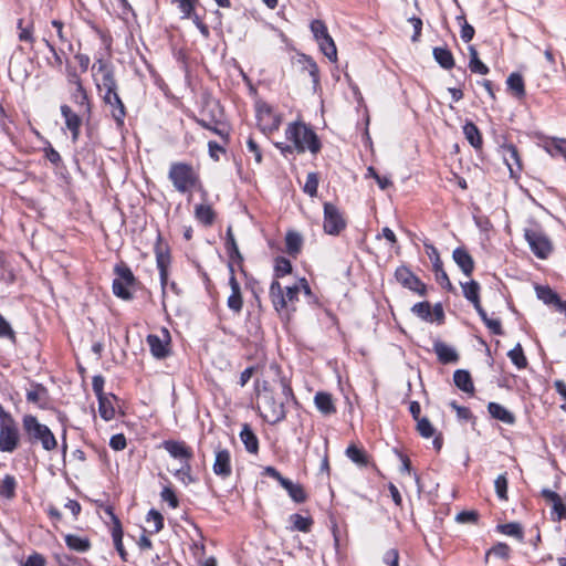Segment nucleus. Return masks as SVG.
Returning <instances> with one entry per match:
<instances>
[{
    "instance_id": "nucleus-14",
    "label": "nucleus",
    "mask_w": 566,
    "mask_h": 566,
    "mask_svg": "<svg viewBox=\"0 0 566 566\" xmlns=\"http://www.w3.org/2000/svg\"><path fill=\"white\" fill-rule=\"evenodd\" d=\"M163 336L150 334L147 336V344L154 357L163 359L169 354L170 336L167 329L161 331Z\"/></svg>"
},
{
    "instance_id": "nucleus-53",
    "label": "nucleus",
    "mask_w": 566,
    "mask_h": 566,
    "mask_svg": "<svg viewBox=\"0 0 566 566\" xmlns=\"http://www.w3.org/2000/svg\"><path fill=\"white\" fill-rule=\"evenodd\" d=\"M511 548L505 543H497L493 547H491L486 553V558L490 555H494L497 558L507 559L510 557Z\"/></svg>"
},
{
    "instance_id": "nucleus-6",
    "label": "nucleus",
    "mask_w": 566,
    "mask_h": 566,
    "mask_svg": "<svg viewBox=\"0 0 566 566\" xmlns=\"http://www.w3.org/2000/svg\"><path fill=\"white\" fill-rule=\"evenodd\" d=\"M115 273L117 277L113 281L114 294L123 300H130L133 296L130 286L135 282L132 270L127 265L122 264L115 268Z\"/></svg>"
},
{
    "instance_id": "nucleus-3",
    "label": "nucleus",
    "mask_w": 566,
    "mask_h": 566,
    "mask_svg": "<svg viewBox=\"0 0 566 566\" xmlns=\"http://www.w3.org/2000/svg\"><path fill=\"white\" fill-rule=\"evenodd\" d=\"M22 427L30 443H40L43 450L53 451L57 447V440L51 429L41 423L33 415H24Z\"/></svg>"
},
{
    "instance_id": "nucleus-5",
    "label": "nucleus",
    "mask_w": 566,
    "mask_h": 566,
    "mask_svg": "<svg viewBox=\"0 0 566 566\" xmlns=\"http://www.w3.org/2000/svg\"><path fill=\"white\" fill-rule=\"evenodd\" d=\"M347 226L346 219L338 207L331 202L324 203L323 230L328 235H338Z\"/></svg>"
},
{
    "instance_id": "nucleus-24",
    "label": "nucleus",
    "mask_w": 566,
    "mask_h": 566,
    "mask_svg": "<svg viewBox=\"0 0 566 566\" xmlns=\"http://www.w3.org/2000/svg\"><path fill=\"white\" fill-rule=\"evenodd\" d=\"M488 411L494 419H497L506 424H513L515 422V416L504 406L497 402H489Z\"/></svg>"
},
{
    "instance_id": "nucleus-7",
    "label": "nucleus",
    "mask_w": 566,
    "mask_h": 566,
    "mask_svg": "<svg viewBox=\"0 0 566 566\" xmlns=\"http://www.w3.org/2000/svg\"><path fill=\"white\" fill-rule=\"evenodd\" d=\"M300 286H289L284 294L281 284L277 281H273L270 285V297L274 305V308L280 312L287 307L289 304H293L298 300Z\"/></svg>"
},
{
    "instance_id": "nucleus-50",
    "label": "nucleus",
    "mask_w": 566,
    "mask_h": 566,
    "mask_svg": "<svg viewBox=\"0 0 566 566\" xmlns=\"http://www.w3.org/2000/svg\"><path fill=\"white\" fill-rule=\"evenodd\" d=\"M72 99L75 104L85 107L87 113L91 112L88 96L83 86L74 88V92L72 93Z\"/></svg>"
},
{
    "instance_id": "nucleus-4",
    "label": "nucleus",
    "mask_w": 566,
    "mask_h": 566,
    "mask_svg": "<svg viewBox=\"0 0 566 566\" xmlns=\"http://www.w3.org/2000/svg\"><path fill=\"white\" fill-rule=\"evenodd\" d=\"M524 237L532 252L538 259H546L552 253L553 243L542 229L537 227L527 228L524 231Z\"/></svg>"
},
{
    "instance_id": "nucleus-44",
    "label": "nucleus",
    "mask_w": 566,
    "mask_h": 566,
    "mask_svg": "<svg viewBox=\"0 0 566 566\" xmlns=\"http://www.w3.org/2000/svg\"><path fill=\"white\" fill-rule=\"evenodd\" d=\"M537 296L539 300H542L545 304L548 305H555L557 306L560 297L557 293H555L552 289L548 286H539L537 287Z\"/></svg>"
},
{
    "instance_id": "nucleus-18",
    "label": "nucleus",
    "mask_w": 566,
    "mask_h": 566,
    "mask_svg": "<svg viewBox=\"0 0 566 566\" xmlns=\"http://www.w3.org/2000/svg\"><path fill=\"white\" fill-rule=\"evenodd\" d=\"M452 258L464 275L471 276L474 270V261L464 248H457L452 253Z\"/></svg>"
},
{
    "instance_id": "nucleus-45",
    "label": "nucleus",
    "mask_w": 566,
    "mask_h": 566,
    "mask_svg": "<svg viewBox=\"0 0 566 566\" xmlns=\"http://www.w3.org/2000/svg\"><path fill=\"white\" fill-rule=\"evenodd\" d=\"M497 530L500 533L517 538L518 541L523 539V530L518 523H506L497 525Z\"/></svg>"
},
{
    "instance_id": "nucleus-26",
    "label": "nucleus",
    "mask_w": 566,
    "mask_h": 566,
    "mask_svg": "<svg viewBox=\"0 0 566 566\" xmlns=\"http://www.w3.org/2000/svg\"><path fill=\"white\" fill-rule=\"evenodd\" d=\"M454 385L462 391L468 394L474 392V386L471 378V375L468 370L458 369L453 374Z\"/></svg>"
},
{
    "instance_id": "nucleus-13",
    "label": "nucleus",
    "mask_w": 566,
    "mask_h": 566,
    "mask_svg": "<svg viewBox=\"0 0 566 566\" xmlns=\"http://www.w3.org/2000/svg\"><path fill=\"white\" fill-rule=\"evenodd\" d=\"M500 153L510 170V176L516 179L522 170V164L517 148L513 144H503L500 147Z\"/></svg>"
},
{
    "instance_id": "nucleus-2",
    "label": "nucleus",
    "mask_w": 566,
    "mask_h": 566,
    "mask_svg": "<svg viewBox=\"0 0 566 566\" xmlns=\"http://www.w3.org/2000/svg\"><path fill=\"white\" fill-rule=\"evenodd\" d=\"M168 179L175 190L182 195H191L195 191H201L203 188L199 170L188 163H171L168 170Z\"/></svg>"
},
{
    "instance_id": "nucleus-12",
    "label": "nucleus",
    "mask_w": 566,
    "mask_h": 566,
    "mask_svg": "<svg viewBox=\"0 0 566 566\" xmlns=\"http://www.w3.org/2000/svg\"><path fill=\"white\" fill-rule=\"evenodd\" d=\"M426 252L429 259L432 261V268L436 274L437 282L444 289L451 290L452 284L449 280L447 272L443 270V264L440 259L438 250L429 243H424Z\"/></svg>"
},
{
    "instance_id": "nucleus-8",
    "label": "nucleus",
    "mask_w": 566,
    "mask_h": 566,
    "mask_svg": "<svg viewBox=\"0 0 566 566\" xmlns=\"http://www.w3.org/2000/svg\"><path fill=\"white\" fill-rule=\"evenodd\" d=\"M260 409L262 410L261 416L263 419L271 424L279 423L286 417L284 402L276 400L272 394L264 395Z\"/></svg>"
},
{
    "instance_id": "nucleus-62",
    "label": "nucleus",
    "mask_w": 566,
    "mask_h": 566,
    "mask_svg": "<svg viewBox=\"0 0 566 566\" xmlns=\"http://www.w3.org/2000/svg\"><path fill=\"white\" fill-rule=\"evenodd\" d=\"M147 522H153L154 523V532L155 533L161 531L163 527H164V517L156 510H150L148 512V514H147Z\"/></svg>"
},
{
    "instance_id": "nucleus-16",
    "label": "nucleus",
    "mask_w": 566,
    "mask_h": 566,
    "mask_svg": "<svg viewBox=\"0 0 566 566\" xmlns=\"http://www.w3.org/2000/svg\"><path fill=\"white\" fill-rule=\"evenodd\" d=\"M103 101L109 107L112 117L116 120V123L118 125H123L124 118L126 116V109L123 101L118 95V92L116 91L114 93H104Z\"/></svg>"
},
{
    "instance_id": "nucleus-19",
    "label": "nucleus",
    "mask_w": 566,
    "mask_h": 566,
    "mask_svg": "<svg viewBox=\"0 0 566 566\" xmlns=\"http://www.w3.org/2000/svg\"><path fill=\"white\" fill-rule=\"evenodd\" d=\"M167 452L175 459H184L189 461L192 458L191 449L182 441L168 440L164 442Z\"/></svg>"
},
{
    "instance_id": "nucleus-21",
    "label": "nucleus",
    "mask_w": 566,
    "mask_h": 566,
    "mask_svg": "<svg viewBox=\"0 0 566 566\" xmlns=\"http://www.w3.org/2000/svg\"><path fill=\"white\" fill-rule=\"evenodd\" d=\"M108 513L112 516L113 520V526H112V537L115 545L116 551L118 552L120 558L123 560H126V551L123 545V530L119 520L112 513L111 510H108Z\"/></svg>"
},
{
    "instance_id": "nucleus-49",
    "label": "nucleus",
    "mask_w": 566,
    "mask_h": 566,
    "mask_svg": "<svg viewBox=\"0 0 566 566\" xmlns=\"http://www.w3.org/2000/svg\"><path fill=\"white\" fill-rule=\"evenodd\" d=\"M552 504V520L555 522H559L563 518H566V505L564 504L560 496L555 499Z\"/></svg>"
},
{
    "instance_id": "nucleus-56",
    "label": "nucleus",
    "mask_w": 566,
    "mask_h": 566,
    "mask_svg": "<svg viewBox=\"0 0 566 566\" xmlns=\"http://www.w3.org/2000/svg\"><path fill=\"white\" fill-rule=\"evenodd\" d=\"M495 492L501 500L507 499V478L506 474H500L494 481Z\"/></svg>"
},
{
    "instance_id": "nucleus-41",
    "label": "nucleus",
    "mask_w": 566,
    "mask_h": 566,
    "mask_svg": "<svg viewBox=\"0 0 566 566\" xmlns=\"http://www.w3.org/2000/svg\"><path fill=\"white\" fill-rule=\"evenodd\" d=\"M546 150L551 155H560L566 160V139L559 138V137H553L549 142L546 144Z\"/></svg>"
},
{
    "instance_id": "nucleus-55",
    "label": "nucleus",
    "mask_w": 566,
    "mask_h": 566,
    "mask_svg": "<svg viewBox=\"0 0 566 566\" xmlns=\"http://www.w3.org/2000/svg\"><path fill=\"white\" fill-rule=\"evenodd\" d=\"M274 271H275L276 277H281V276H284V275L291 273L292 264H291L290 260H287L285 258H277L275 260Z\"/></svg>"
},
{
    "instance_id": "nucleus-40",
    "label": "nucleus",
    "mask_w": 566,
    "mask_h": 566,
    "mask_svg": "<svg viewBox=\"0 0 566 566\" xmlns=\"http://www.w3.org/2000/svg\"><path fill=\"white\" fill-rule=\"evenodd\" d=\"M346 455L356 464L365 467L368 463V458L363 449L357 448L355 444H350L346 449Z\"/></svg>"
},
{
    "instance_id": "nucleus-27",
    "label": "nucleus",
    "mask_w": 566,
    "mask_h": 566,
    "mask_svg": "<svg viewBox=\"0 0 566 566\" xmlns=\"http://www.w3.org/2000/svg\"><path fill=\"white\" fill-rule=\"evenodd\" d=\"M240 439L243 442L245 449L250 453H256L259 450V440L249 424H243L240 432Z\"/></svg>"
},
{
    "instance_id": "nucleus-20",
    "label": "nucleus",
    "mask_w": 566,
    "mask_h": 566,
    "mask_svg": "<svg viewBox=\"0 0 566 566\" xmlns=\"http://www.w3.org/2000/svg\"><path fill=\"white\" fill-rule=\"evenodd\" d=\"M156 262L159 270V277L163 289H165L168 282V266L170 264V255L167 251H164L161 247L156 248Z\"/></svg>"
},
{
    "instance_id": "nucleus-31",
    "label": "nucleus",
    "mask_w": 566,
    "mask_h": 566,
    "mask_svg": "<svg viewBox=\"0 0 566 566\" xmlns=\"http://www.w3.org/2000/svg\"><path fill=\"white\" fill-rule=\"evenodd\" d=\"M433 56L434 60L439 63V65L446 70H450L454 66L453 55L446 48H434Z\"/></svg>"
},
{
    "instance_id": "nucleus-30",
    "label": "nucleus",
    "mask_w": 566,
    "mask_h": 566,
    "mask_svg": "<svg viewBox=\"0 0 566 566\" xmlns=\"http://www.w3.org/2000/svg\"><path fill=\"white\" fill-rule=\"evenodd\" d=\"M321 51L323 54L331 61L336 62L337 60V50L334 40L329 35V33L322 39L317 40Z\"/></svg>"
},
{
    "instance_id": "nucleus-28",
    "label": "nucleus",
    "mask_w": 566,
    "mask_h": 566,
    "mask_svg": "<svg viewBox=\"0 0 566 566\" xmlns=\"http://www.w3.org/2000/svg\"><path fill=\"white\" fill-rule=\"evenodd\" d=\"M66 546L75 552L84 553L91 548V542L87 537H82L75 534L65 535Z\"/></svg>"
},
{
    "instance_id": "nucleus-51",
    "label": "nucleus",
    "mask_w": 566,
    "mask_h": 566,
    "mask_svg": "<svg viewBox=\"0 0 566 566\" xmlns=\"http://www.w3.org/2000/svg\"><path fill=\"white\" fill-rule=\"evenodd\" d=\"M46 397V389L42 385H35L27 392V400L32 403H40Z\"/></svg>"
},
{
    "instance_id": "nucleus-47",
    "label": "nucleus",
    "mask_w": 566,
    "mask_h": 566,
    "mask_svg": "<svg viewBox=\"0 0 566 566\" xmlns=\"http://www.w3.org/2000/svg\"><path fill=\"white\" fill-rule=\"evenodd\" d=\"M412 313L424 321H433L431 305L429 302L416 303L412 308Z\"/></svg>"
},
{
    "instance_id": "nucleus-52",
    "label": "nucleus",
    "mask_w": 566,
    "mask_h": 566,
    "mask_svg": "<svg viewBox=\"0 0 566 566\" xmlns=\"http://www.w3.org/2000/svg\"><path fill=\"white\" fill-rule=\"evenodd\" d=\"M417 421V430L423 438H431L434 434L436 429L431 424L428 418H419Z\"/></svg>"
},
{
    "instance_id": "nucleus-36",
    "label": "nucleus",
    "mask_w": 566,
    "mask_h": 566,
    "mask_svg": "<svg viewBox=\"0 0 566 566\" xmlns=\"http://www.w3.org/2000/svg\"><path fill=\"white\" fill-rule=\"evenodd\" d=\"M470 53V62L469 67L472 73H478L481 75H486L489 73V67L479 59L478 51L474 46H469Z\"/></svg>"
},
{
    "instance_id": "nucleus-60",
    "label": "nucleus",
    "mask_w": 566,
    "mask_h": 566,
    "mask_svg": "<svg viewBox=\"0 0 566 566\" xmlns=\"http://www.w3.org/2000/svg\"><path fill=\"white\" fill-rule=\"evenodd\" d=\"M191 465L189 461H185V463L181 465L180 469H178L175 473V475L181 480L184 483H190L193 481L191 476Z\"/></svg>"
},
{
    "instance_id": "nucleus-34",
    "label": "nucleus",
    "mask_w": 566,
    "mask_h": 566,
    "mask_svg": "<svg viewBox=\"0 0 566 566\" xmlns=\"http://www.w3.org/2000/svg\"><path fill=\"white\" fill-rule=\"evenodd\" d=\"M289 520L292 523V531L308 533L313 525V520L310 516H303L296 513L290 515Z\"/></svg>"
},
{
    "instance_id": "nucleus-57",
    "label": "nucleus",
    "mask_w": 566,
    "mask_h": 566,
    "mask_svg": "<svg viewBox=\"0 0 566 566\" xmlns=\"http://www.w3.org/2000/svg\"><path fill=\"white\" fill-rule=\"evenodd\" d=\"M318 188V178L314 172H310L306 177V181L304 185V192L310 195L311 197L316 196Z\"/></svg>"
},
{
    "instance_id": "nucleus-43",
    "label": "nucleus",
    "mask_w": 566,
    "mask_h": 566,
    "mask_svg": "<svg viewBox=\"0 0 566 566\" xmlns=\"http://www.w3.org/2000/svg\"><path fill=\"white\" fill-rule=\"evenodd\" d=\"M17 481L13 475L7 474L2 484L0 485V495L7 499H12L15 494Z\"/></svg>"
},
{
    "instance_id": "nucleus-1",
    "label": "nucleus",
    "mask_w": 566,
    "mask_h": 566,
    "mask_svg": "<svg viewBox=\"0 0 566 566\" xmlns=\"http://www.w3.org/2000/svg\"><path fill=\"white\" fill-rule=\"evenodd\" d=\"M285 137L291 144L275 143V147L284 155L293 151L301 154L306 150L316 154L321 149L317 135L303 123H290L285 129Z\"/></svg>"
},
{
    "instance_id": "nucleus-37",
    "label": "nucleus",
    "mask_w": 566,
    "mask_h": 566,
    "mask_svg": "<svg viewBox=\"0 0 566 566\" xmlns=\"http://www.w3.org/2000/svg\"><path fill=\"white\" fill-rule=\"evenodd\" d=\"M462 292L464 297L473 305L480 303V285L475 281L462 283Z\"/></svg>"
},
{
    "instance_id": "nucleus-10",
    "label": "nucleus",
    "mask_w": 566,
    "mask_h": 566,
    "mask_svg": "<svg viewBox=\"0 0 566 566\" xmlns=\"http://www.w3.org/2000/svg\"><path fill=\"white\" fill-rule=\"evenodd\" d=\"M256 120L263 133L277 130L281 124L280 116L275 114L272 107L266 103L256 104Z\"/></svg>"
},
{
    "instance_id": "nucleus-35",
    "label": "nucleus",
    "mask_w": 566,
    "mask_h": 566,
    "mask_svg": "<svg viewBox=\"0 0 566 566\" xmlns=\"http://www.w3.org/2000/svg\"><path fill=\"white\" fill-rule=\"evenodd\" d=\"M303 243L302 235L296 231H289L285 237V245L289 254L295 255L300 252Z\"/></svg>"
},
{
    "instance_id": "nucleus-64",
    "label": "nucleus",
    "mask_w": 566,
    "mask_h": 566,
    "mask_svg": "<svg viewBox=\"0 0 566 566\" xmlns=\"http://www.w3.org/2000/svg\"><path fill=\"white\" fill-rule=\"evenodd\" d=\"M126 438L122 433H117L111 437L109 447L115 451H122L126 448Z\"/></svg>"
},
{
    "instance_id": "nucleus-17",
    "label": "nucleus",
    "mask_w": 566,
    "mask_h": 566,
    "mask_svg": "<svg viewBox=\"0 0 566 566\" xmlns=\"http://www.w3.org/2000/svg\"><path fill=\"white\" fill-rule=\"evenodd\" d=\"M61 114L65 119V126L72 134V140L75 143L80 137V128L82 124L81 117L75 114L69 105L61 106Z\"/></svg>"
},
{
    "instance_id": "nucleus-59",
    "label": "nucleus",
    "mask_w": 566,
    "mask_h": 566,
    "mask_svg": "<svg viewBox=\"0 0 566 566\" xmlns=\"http://www.w3.org/2000/svg\"><path fill=\"white\" fill-rule=\"evenodd\" d=\"M310 27L316 41L328 34L326 24L322 20H313Z\"/></svg>"
},
{
    "instance_id": "nucleus-29",
    "label": "nucleus",
    "mask_w": 566,
    "mask_h": 566,
    "mask_svg": "<svg viewBox=\"0 0 566 566\" xmlns=\"http://www.w3.org/2000/svg\"><path fill=\"white\" fill-rule=\"evenodd\" d=\"M115 397L112 395L111 397L104 396L98 399V412L99 416L105 420L109 421L115 417V408L113 406V399Z\"/></svg>"
},
{
    "instance_id": "nucleus-25",
    "label": "nucleus",
    "mask_w": 566,
    "mask_h": 566,
    "mask_svg": "<svg viewBox=\"0 0 566 566\" xmlns=\"http://www.w3.org/2000/svg\"><path fill=\"white\" fill-rule=\"evenodd\" d=\"M314 402L316 408L323 415H332L336 412V408L332 398V395L328 392L319 391L314 397Z\"/></svg>"
},
{
    "instance_id": "nucleus-61",
    "label": "nucleus",
    "mask_w": 566,
    "mask_h": 566,
    "mask_svg": "<svg viewBox=\"0 0 566 566\" xmlns=\"http://www.w3.org/2000/svg\"><path fill=\"white\" fill-rule=\"evenodd\" d=\"M161 500L168 502L169 506L172 509L178 507L179 501L174 492V490L169 486H165L160 493Z\"/></svg>"
},
{
    "instance_id": "nucleus-23",
    "label": "nucleus",
    "mask_w": 566,
    "mask_h": 566,
    "mask_svg": "<svg viewBox=\"0 0 566 566\" xmlns=\"http://www.w3.org/2000/svg\"><path fill=\"white\" fill-rule=\"evenodd\" d=\"M433 349L439 361L442 364L457 363L459 359L455 349L442 342L436 343Z\"/></svg>"
},
{
    "instance_id": "nucleus-32",
    "label": "nucleus",
    "mask_w": 566,
    "mask_h": 566,
    "mask_svg": "<svg viewBox=\"0 0 566 566\" xmlns=\"http://www.w3.org/2000/svg\"><path fill=\"white\" fill-rule=\"evenodd\" d=\"M506 84L510 91L518 97L522 98L525 96V86H524V80L521 74L518 73H512L507 80Z\"/></svg>"
},
{
    "instance_id": "nucleus-39",
    "label": "nucleus",
    "mask_w": 566,
    "mask_h": 566,
    "mask_svg": "<svg viewBox=\"0 0 566 566\" xmlns=\"http://www.w3.org/2000/svg\"><path fill=\"white\" fill-rule=\"evenodd\" d=\"M195 216L205 226H210L214 221V212L208 205H198L195 209Z\"/></svg>"
},
{
    "instance_id": "nucleus-42",
    "label": "nucleus",
    "mask_w": 566,
    "mask_h": 566,
    "mask_svg": "<svg viewBox=\"0 0 566 566\" xmlns=\"http://www.w3.org/2000/svg\"><path fill=\"white\" fill-rule=\"evenodd\" d=\"M507 356L518 369H523L527 366V359L520 343L507 353Z\"/></svg>"
},
{
    "instance_id": "nucleus-11",
    "label": "nucleus",
    "mask_w": 566,
    "mask_h": 566,
    "mask_svg": "<svg viewBox=\"0 0 566 566\" xmlns=\"http://www.w3.org/2000/svg\"><path fill=\"white\" fill-rule=\"evenodd\" d=\"M396 280L406 289L417 293L420 296H424L427 287L424 283L420 281L407 266H399L395 272Z\"/></svg>"
},
{
    "instance_id": "nucleus-48",
    "label": "nucleus",
    "mask_w": 566,
    "mask_h": 566,
    "mask_svg": "<svg viewBox=\"0 0 566 566\" xmlns=\"http://www.w3.org/2000/svg\"><path fill=\"white\" fill-rule=\"evenodd\" d=\"M17 27L19 30V33H18L19 40L32 44L34 42L33 23L31 22L29 25L23 27V19H19Z\"/></svg>"
},
{
    "instance_id": "nucleus-58",
    "label": "nucleus",
    "mask_w": 566,
    "mask_h": 566,
    "mask_svg": "<svg viewBox=\"0 0 566 566\" xmlns=\"http://www.w3.org/2000/svg\"><path fill=\"white\" fill-rule=\"evenodd\" d=\"M227 305L234 313H240L243 305L241 292H231L228 297Z\"/></svg>"
},
{
    "instance_id": "nucleus-9",
    "label": "nucleus",
    "mask_w": 566,
    "mask_h": 566,
    "mask_svg": "<svg viewBox=\"0 0 566 566\" xmlns=\"http://www.w3.org/2000/svg\"><path fill=\"white\" fill-rule=\"evenodd\" d=\"M21 443L18 422L0 426V452L13 453Z\"/></svg>"
},
{
    "instance_id": "nucleus-15",
    "label": "nucleus",
    "mask_w": 566,
    "mask_h": 566,
    "mask_svg": "<svg viewBox=\"0 0 566 566\" xmlns=\"http://www.w3.org/2000/svg\"><path fill=\"white\" fill-rule=\"evenodd\" d=\"M212 470L217 476L223 480L232 474L231 454L229 450L219 448L214 451Z\"/></svg>"
},
{
    "instance_id": "nucleus-38",
    "label": "nucleus",
    "mask_w": 566,
    "mask_h": 566,
    "mask_svg": "<svg viewBox=\"0 0 566 566\" xmlns=\"http://www.w3.org/2000/svg\"><path fill=\"white\" fill-rule=\"evenodd\" d=\"M226 248H227L229 258L232 262L233 261H238V262L242 261V255L239 251V248H238L237 241L234 239L231 227H229L227 230Z\"/></svg>"
},
{
    "instance_id": "nucleus-22",
    "label": "nucleus",
    "mask_w": 566,
    "mask_h": 566,
    "mask_svg": "<svg viewBox=\"0 0 566 566\" xmlns=\"http://www.w3.org/2000/svg\"><path fill=\"white\" fill-rule=\"evenodd\" d=\"M280 485L287 492L289 496L295 503H303L306 501L307 494L300 483H294L292 480L285 478Z\"/></svg>"
},
{
    "instance_id": "nucleus-54",
    "label": "nucleus",
    "mask_w": 566,
    "mask_h": 566,
    "mask_svg": "<svg viewBox=\"0 0 566 566\" xmlns=\"http://www.w3.org/2000/svg\"><path fill=\"white\" fill-rule=\"evenodd\" d=\"M197 0H172V3L177 6L181 13V18L192 17V11L195 10V3Z\"/></svg>"
},
{
    "instance_id": "nucleus-46",
    "label": "nucleus",
    "mask_w": 566,
    "mask_h": 566,
    "mask_svg": "<svg viewBox=\"0 0 566 566\" xmlns=\"http://www.w3.org/2000/svg\"><path fill=\"white\" fill-rule=\"evenodd\" d=\"M97 87L99 91H104V93H114L117 91V83L114 77V73L104 74L99 82H97Z\"/></svg>"
},
{
    "instance_id": "nucleus-63",
    "label": "nucleus",
    "mask_w": 566,
    "mask_h": 566,
    "mask_svg": "<svg viewBox=\"0 0 566 566\" xmlns=\"http://www.w3.org/2000/svg\"><path fill=\"white\" fill-rule=\"evenodd\" d=\"M382 562L387 566H399V552L396 548H390L385 552Z\"/></svg>"
},
{
    "instance_id": "nucleus-33",
    "label": "nucleus",
    "mask_w": 566,
    "mask_h": 566,
    "mask_svg": "<svg viewBox=\"0 0 566 566\" xmlns=\"http://www.w3.org/2000/svg\"><path fill=\"white\" fill-rule=\"evenodd\" d=\"M463 133L470 145L476 149L482 146V137L475 124L469 122L463 126Z\"/></svg>"
}]
</instances>
